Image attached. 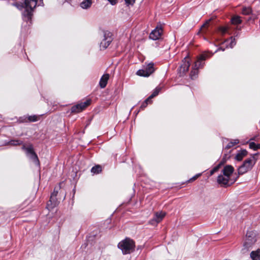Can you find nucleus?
Returning a JSON list of instances; mask_svg holds the SVG:
<instances>
[{
  "label": "nucleus",
  "instance_id": "13",
  "mask_svg": "<svg viewBox=\"0 0 260 260\" xmlns=\"http://www.w3.org/2000/svg\"><path fill=\"white\" fill-rule=\"evenodd\" d=\"M109 79V75L108 74H104L101 78L100 81V85L102 88H104L106 87L107 82Z\"/></svg>",
  "mask_w": 260,
  "mask_h": 260
},
{
  "label": "nucleus",
  "instance_id": "39",
  "mask_svg": "<svg viewBox=\"0 0 260 260\" xmlns=\"http://www.w3.org/2000/svg\"><path fill=\"white\" fill-rule=\"evenodd\" d=\"M233 145H232V144H231V142H230V143L227 145V146H226V148L229 149V148H231V147H233Z\"/></svg>",
  "mask_w": 260,
  "mask_h": 260
},
{
  "label": "nucleus",
  "instance_id": "26",
  "mask_svg": "<svg viewBox=\"0 0 260 260\" xmlns=\"http://www.w3.org/2000/svg\"><path fill=\"white\" fill-rule=\"evenodd\" d=\"M40 118V116L32 115L28 117V120L30 122H35L38 121Z\"/></svg>",
  "mask_w": 260,
  "mask_h": 260
},
{
  "label": "nucleus",
  "instance_id": "41",
  "mask_svg": "<svg viewBox=\"0 0 260 260\" xmlns=\"http://www.w3.org/2000/svg\"><path fill=\"white\" fill-rule=\"evenodd\" d=\"M214 173H215L214 171H213V170L212 169L210 171V175H212Z\"/></svg>",
  "mask_w": 260,
  "mask_h": 260
},
{
  "label": "nucleus",
  "instance_id": "33",
  "mask_svg": "<svg viewBox=\"0 0 260 260\" xmlns=\"http://www.w3.org/2000/svg\"><path fill=\"white\" fill-rule=\"evenodd\" d=\"M125 3L127 5H133L135 3V0H125Z\"/></svg>",
  "mask_w": 260,
  "mask_h": 260
},
{
  "label": "nucleus",
  "instance_id": "7",
  "mask_svg": "<svg viewBox=\"0 0 260 260\" xmlns=\"http://www.w3.org/2000/svg\"><path fill=\"white\" fill-rule=\"evenodd\" d=\"M37 4V0H24L23 2H20V4L16 3L14 5L18 9L25 8L27 11L29 10L31 11L35 8Z\"/></svg>",
  "mask_w": 260,
  "mask_h": 260
},
{
  "label": "nucleus",
  "instance_id": "25",
  "mask_svg": "<svg viewBox=\"0 0 260 260\" xmlns=\"http://www.w3.org/2000/svg\"><path fill=\"white\" fill-rule=\"evenodd\" d=\"M242 12L244 15H249L251 12V9L250 7H244L242 9Z\"/></svg>",
  "mask_w": 260,
  "mask_h": 260
},
{
  "label": "nucleus",
  "instance_id": "24",
  "mask_svg": "<svg viewBox=\"0 0 260 260\" xmlns=\"http://www.w3.org/2000/svg\"><path fill=\"white\" fill-rule=\"evenodd\" d=\"M249 147L251 149L256 150H257L258 149L260 148V144H256L254 142H250L249 143Z\"/></svg>",
  "mask_w": 260,
  "mask_h": 260
},
{
  "label": "nucleus",
  "instance_id": "32",
  "mask_svg": "<svg viewBox=\"0 0 260 260\" xmlns=\"http://www.w3.org/2000/svg\"><path fill=\"white\" fill-rule=\"evenodd\" d=\"M201 175V173H199V174H197L196 175H195L194 176H193V177H192L190 180L191 181H193L195 180H196L199 176H200Z\"/></svg>",
  "mask_w": 260,
  "mask_h": 260
},
{
  "label": "nucleus",
  "instance_id": "15",
  "mask_svg": "<svg viewBox=\"0 0 260 260\" xmlns=\"http://www.w3.org/2000/svg\"><path fill=\"white\" fill-rule=\"evenodd\" d=\"M247 154V151L245 150H241L239 151L235 156V159L238 161L241 160L244 157L246 156Z\"/></svg>",
  "mask_w": 260,
  "mask_h": 260
},
{
  "label": "nucleus",
  "instance_id": "17",
  "mask_svg": "<svg viewBox=\"0 0 260 260\" xmlns=\"http://www.w3.org/2000/svg\"><path fill=\"white\" fill-rule=\"evenodd\" d=\"M92 4L91 0H84L80 4V7L84 9H89Z\"/></svg>",
  "mask_w": 260,
  "mask_h": 260
},
{
  "label": "nucleus",
  "instance_id": "31",
  "mask_svg": "<svg viewBox=\"0 0 260 260\" xmlns=\"http://www.w3.org/2000/svg\"><path fill=\"white\" fill-rule=\"evenodd\" d=\"M232 41L231 42V44L230 45V46L231 48H233L236 44V42L235 39H233L232 37H231Z\"/></svg>",
  "mask_w": 260,
  "mask_h": 260
},
{
  "label": "nucleus",
  "instance_id": "37",
  "mask_svg": "<svg viewBox=\"0 0 260 260\" xmlns=\"http://www.w3.org/2000/svg\"><path fill=\"white\" fill-rule=\"evenodd\" d=\"M221 164H218L217 166L215 167L213 170V171H214V172H216L220 168V166H221Z\"/></svg>",
  "mask_w": 260,
  "mask_h": 260
},
{
  "label": "nucleus",
  "instance_id": "6",
  "mask_svg": "<svg viewBox=\"0 0 260 260\" xmlns=\"http://www.w3.org/2000/svg\"><path fill=\"white\" fill-rule=\"evenodd\" d=\"M154 71V63H149L144 65L143 69L137 72V75L140 76L148 77Z\"/></svg>",
  "mask_w": 260,
  "mask_h": 260
},
{
  "label": "nucleus",
  "instance_id": "23",
  "mask_svg": "<svg viewBox=\"0 0 260 260\" xmlns=\"http://www.w3.org/2000/svg\"><path fill=\"white\" fill-rule=\"evenodd\" d=\"M231 21L234 24H238L241 22V20L239 16H235L232 18Z\"/></svg>",
  "mask_w": 260,
  "mask_h": 260
},
{
  "label": "nucleus",
  "instance_id": "9",
  "mask_svg": "<svg viewBox=\"0 0 260 260\" xmlns=\"http://www.w3.org/2000/svg\"><path fill=\"white\" fill-rule=\"evenodd\" d=\"M162 32L161 28L157 26L150 33L149 38L153 40H156L160 38Z\"/></svg>",
  "mask_w": 260,
  "mask_h": 260
},
{
  "label": "nucleus",
  "instance_id": "10",
  "mask_svg": "<svg viewBox=\"0 0 260 260\" xmlns=\"http://www.w3.org/2000/svg\"><path fill=\"white\" fill-rule=\"evenodd\" d=\"M166 214V212L162 211L156 212L155 213L153 219L151 221V223L154 224L153 222H155L156 223L159 222L162 220V219L165 216Z\"/></svg>",
  "mask_w": 260,
  "mask_h": 260
},
{
  "label": "nucleus",
  "instance_id": "5",
  "mask_svg": "<svg viewBox=\"0 0 260 260\" xmlns=\"http://www.w3.org/2000/svg\"><path fill=\"white\" fill-rule=\"evenodd\" d=\"M113 40L112 33L109 31H105L102 36V41L100 43L101 49H106L112 42Z\"/></svg>",
  "mask_w": 260,
  "mask_h": 260
},
{
  "label": "nucleus",
  "instance_id": "14",
  "mask_svg": "<svg viewBox=\"0 0 260 260\" xmlns=\"http://www.w3.org/2000/svg\"><path fill=\"white\" fill-rule=\"evenodd\" d=\"M190 67V63L189 61L185 60L183 61L182 64L180 66V72L182 74L187 72Z\"/></svg>",
  "mask_w": 260,
  "mask_h": 260
},
{
  "label": "nucleus",
  "instance_id": "36",
  "mask_svg": "<svg viewBox=\"0 0 260 260\" xmlns=\"http://www.w3.org/2000/svg\"><path fill=\"white\" fill-rule=\"evenodd\" d=\"M221 164H218L217 166L215 167L213 170V171H214V172H216L220 168V166H221Z\"/></svg>",
  "mask_w": 260,
  "mask_h": 260
},
{
  "label": "nucleus",
  "instance_id": "29",
  "mask_svg": "<svg viewBox=\"0 0 260 260\" xmlns=\"http://www.w3.org/2000/svg\"><path fill=\"white\" fill-rule=\"evenodd\" d=\"M211 20H212V18L207 20L206 21V22L204 24H203V25L202 26L201 28L203 29V28L206 27L209 25V24L210 22L211 21Z\"/></svg>",
  "mask_w": 260,
  "mask_h": 260
},
{
  "label": "nucleus",
  "instance_id": "21",
  "mask_svg": "<svg viewBox=\"0 0 260 260\" xmlns=\"http://www.w3.org/2000/svg\"><path fill=\"white\" fill-rule=\"evenodd\" d=\"M161 90V87H157L153 91L152 94L149 96L148 98L150 100H151V99L153 98L154 97L158 95V93Z\"/></svg>",
  "mask_w": 260,
  "mask_h": 260
},
{
  "label": "nucleus",
  "instance_id": "42",
  "mask_svg": "<svg viewBox=\"0 0 260 260\" xmlns=\"http://www.w3.org/2000/svg\"><path fill=\"white\" fill-rule=\"evenodd\" d=\"M219 49V50H221L222 51H224V49H222V48H220V49Z\"/></svg>",
  "mask_w": 260,
  "mask_h": 260
},
{
  "label": "nucleus",
  "instance_id": "12",
  "mask_svg": "<svg viewBox=\"0 0 260 260\" xmlns=\"http://www.w3.org/2000/svg\"><path fill=\"white\" fill-rule=\"evenodd\" d=\"M230 178L226 176H224L223 174L220 175L218 176L217 178V182L222 185H227L229 183Z\"/></svg>",
  "mask_w": 260,
  "mask_h": 260
},
{
  "label": "nucleus",
  "instance_id": "22",
  "mask_svg": "<svg viewBox=\"0 0 260 260\" xmlns=\"http://www.w3.org/2000/svg\"><path fill=\"white\" fill-rule=\"evenodd\" d=\"M9 144L13 146L19 145L23 144V142L20 140H12L9 142Z\"/></svg>",
  "mask_w": 260,
  "mask_h": 260
},
{
  "label": "nucleus",
  "instance_id": "35",
  "mask_svg": "<svg viewBox=\"0 0 260 260\" xmlns=\"http://www.w3.org/2000/svg\"><path fill=\"white\" fill-rule=\"evenodd\" d=\"M112 5H116L117 2L118 0H107Z\"/></svg>",
  "mask_w": 260,
  "mask_h": 260
},
{
  "label": "nucleus",
  "instance_id": "8",
  "mask_svg": "<svg viewBox=\"0 0 260 260\" xmlns=\"http://www.w3.org/2000/svg\"><path fill=\"white\" fill-rule=\"evenodd\" d=\"M90 104V100H87L83 103L78 104L71 108V111L73 113H79L85 109Z\"/></svg>",
  "mask_w": 260,
  "mask_h": 260
},
{
  "label": "nucleus",
  "instance_id": "27",
  "mask_svg": "<svg viewBox=\"0 0 260 260\" xmlns=\"http://www.w3.org/2000/svg\"><path fill=\"white\" fill-rule=\"evenodd\" d=\"M22 149L25 150L26 152L27 155L30 153L31 151H34L32 146L25 147V146L23 145L22 146Z\"/></svg>",
  "mask_w": 260,
  "mask_h": 260
},
{
  "label": "nucleus",
  "instance_id": "2",
  "mask_svg": "<svg viewBox=\"0 0 260 260\" xmlns=\"http://www.w3.org/2000/svg\"><path fill=\"white\" fill-rule=\"evenodd\" d=\"M209 57V55L206 53H203L198 56V60L194 62L190 74V78L192 79H194L197 77L198 69L203 67L204 64L203 61L205 60Z\"/></svg>",
  "mask_w": 260,
  "mask_h": 260
},
{
  "label": "nucleus",
  "instance_id": "1",
  "mask_svg": "<svg viewBox=\"0 0 260 260\" xmlns=\"http://www.w3.org/2000/svg\"><path fill=\"white\" fill-rule=\"evenodd\" d=\"M257 241V235L254 231L247 232L243 242V251L250 250Z\"/></svg>",
  "mask_w": 260,
  "mask_h": 260
},
{
  "label": "nucleus",
  "instance_id": "18",
  "mask_svg": "<svg viewBox=\"0 0 260 260\" xmlns=\"http://www.w3.org/2000/svg\"><path fill=\"white\" fill-rule=\"evenodd\" d=\"M27 155L34 162H35L37 165H39V161L38 157L36 154V153L34 152V151H31L30 153L27 154Z\"/></svg>",
  "mask_w": 260,
  "mask_h": 260
},
{
  "label": "nucleus",
  "instance_id": "40",
  "mask_svg": "<svg viewBox=\"0 0 260 260\" xmlns=\"http://www.w3.org/2000/svg\"><path fill=\"white\" fill-rule=\"evenodd\" d=\"M233 145H232V144H231V142H230V143L227 145V146H226V148L229 149V148H231V147H233Z\"/></svg>",
  "mask_w": 260,
  "mask_h": 260
},
{
  "label": "nucleus",
  "instance_id": "34",
  "mask_svg": "<svg viewBox=\"0 0 260 260\" xmlns=\"http://www.w3.org/2000/svg\"><path fill=\"white\" fill-rule=\"evenodd\" d=\"M231 144L232 145H233V146H235V145L239 143V141L237 139H236V140H232L231 142H230Z\"/></svg>",
  "mask_w": 260,
  "mask_h": 260
},
{
  "label": "nucleus",
  "instance_id": "38",
  "mask_svg": "<svg viewBox=\"0 0 260 260\" xmlns=\"http://www.w3.org/2000/svg\"><path fill=\"white\" fill-rule=\"evenodd\" d=\"M57 191H54V192L52 193L51 196V199H53V197H55L56 196L57 194Z\"/></svg>",
  "mask_w": 260,
  "mask_h": 260
},
{
  "label": "nucleus",
  "instance_id": "20",
  "mask_svg": "<svg viewBox=\"0 0 260 260\" xmlns=\"http://www.w3.org/2000/svg\"><path fill=\"white\" fill-rule=\"evenodd\" d=\"M102 171V167L100 165H96L91 168V172L94 174H98Z\"/></svg>",
  "mask_w": 260,
  "mask_h": 260
},
{
  "label": "nucleus",
  "instance_id": "3",
  "mask_svg": "<svg viewBox=\"0 0 260 260\" xmlns=\"http://www.w3.org/2000/svg\"><path fill=\"white\" fill-rule=\"evenodd\" d=\"M257 154H253L250 158L245 160L243 165L238 169L239 174H243L250 171L254 165L256 161Z\"/></svg>",
  "mask_w": 260,
  "mask_h": 260
},
{
  "label": "nucleus",
  "instance_id": "16",
  "mask_svg": "<svg viewBox=\"0 0 260 260\" xmlns=\"http://www.w3.org/2000/svg\"><path fill=\"white\" fill-rule=\"evenodd\" d=\"M250 256L252 260H260V249L251 251Z\"/></svg>",
  "mask_w": 260,
  "mask_h": 260
},
{
  "label": "nucleus",
  "instance_id": "4",
  "mask_svg": "<svg viewBox=\"0 0 260 260\" xmlns=\"http://www.w3.org/2000/svg\"><path fill=\"white\" fill-rule=\"evenodd\" d=\"M118 246L122 250V253L126 254L130 253L134 251L135 243L132 240L126 238L125 240L121 241L118 244Z\"/></svg>",
  "mask_w": 260,
  "mask_h": 260
},
{
  "label": "nucleus",
  "instance_id": "19",
  "mask_svg": "<svg viewBox=\"0 0 260 260\" xmlns=\"http://www.w3.org/2000/svg\"><path fill=\"white\" fill-rule=\"evenodd\" d=\"M27 155L34 162H35L37 165H39V161L38 157L36 154V153L34 152V151H31L30 153L27 154Z\"/></svg>",
  "mask_w": 260,
  "mask_h": 260
},
{
  "label": "nucleus",
  "instance_id": "28",
  "mask_svg": "<svg viewBox=\"0 0 260 260\" xmlns=\"http://www.w3.org/2000/svg\"><path fill=\"white\" fill-rule=\"evenodd\" d=\"M149 102L150 103L151 101L147 98L141 105V108L143 109L146 107Z\"/></svg>",
  "mask_w": 260,
  "mask_h": 260
},
{
  "label": "nucleus",
  "instance_id": "11",
  "mask_svg": "<svg viewBox=\"0 0 260 260\" xmlns=\"http://www.w3.org/2000/svg\"><path fill=\"white\" fill-rule=\"evenodd\" d=\"M234 170V168L231 165H226L225 166L223 169L222 171L223 174L224 176L230 177V176L233 173Z\"/></svg>",
  "mask_w": 260,
  "mask_h": 260
},
{
  "label": "nucleus",
  "instance_id": "30",
  "mask_svg": "<svg viewBox=\"0 0 260 260\" xmlns=\"http://www.w3.org/2000/svg\"><path fill=\"white\" fill-rule=\"evenodd\" d=\"M219 30L222 33V34L223 35L225 33H226V32L227 31V27H220L219 28Z\"/></svg>",
  "mask_w": 260,
  "mask_h": 260
}]
</instances>
